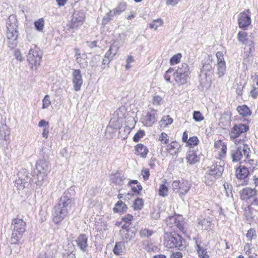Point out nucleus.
Returning <instances> with one entry per match:
<instances>
[{"mask_svg": "<svg viewBox=\"0 0 258 258\" xmlns=\"http://www.w3.org/2000/svg\"><path fill=\"white\" fill-rule=\"evenodd\" d=\"M72 189L66 190L58 199L57 203L52 210V218L53 222L59 224L68 216L70 210L75 204V199Z\"/></svg>", "mask_w": 258, "mask_h": 258, "instance_id": "obj_1", "label": "nucleus"}, {"mask_svg": "<svg viewBox=\"0 0 258 258\" xmlns=\"http://www.w3.org/2000/svg\"><path fill=\"white\" fill-rule=\"evenodd\" d=\"M45 152L42 150L41 155L42 159H39L35 165V173L36 174L37 180L35 183L39 186H41L44 182L47 179V176L50 170V166L48 160V156L44 154Z\"/></svg>", "mask_w": 258, "mask_h": 258, "instance_id": "obj_2", "label": "nucleus"}, {"mask_svg": "<svg viewBox=\"0 0 258 258\" xmlns=\"http://www.w3.org/2000/svg\"><path fill=\"white\" fill-rule=\"evenodd\" d=\"M18 27L16 16L11 15L7 22V37L8 40L9 46L14 48L17 46V38L19 32L17 30Z\"/></svg>", "mask_w": 258, "mask_h": 258, "instance_id": "obj_3", "label": "nucleus"}, {"mask_svg": "<svg viewBox=\"0 0 258 258\" xmlns=\"http://www.w3.org/2000/svg\"><path fill=\"white\" fill-rule=\"evenodd\" d=\"M164 238V244L167 248L176 247L179 250H183L185 247V240L180 235L175 232L165 233Z\"/></svg>", "mask_w": 258, "mask_h": 258, "instance_id": "obj_4", "label": "nucleus"}, {"mask_svg": "<svg viewBox=\"0 0 258 258\" xmlns=\"http://www.w3.org/2000/svg\"><path fill=\"white\" fill-rule=\"evenodd\" d=\"M12 225L13 226V232L11 237L12 244H18L26 231V222L22 219H13Z\"/></svg>", "mask_w": 258, "mask_h": 258, "instance_id": "obj_5", "label": "nucleus"}, {"mask_svg": "<svg viewBox=\"0 0 258 258\" xmlns=\"http://www.w3.org/2000/svg\"><path fill=\"white\" fill-rule=\"evenodd\" d=\"M250 150L248 146L245 144H242L240 146L233 149L231 151V155L233 162H238L242 160L243 157L245 159L243 161L246 162V159L249 157Z\"/></svg>", "mask_w": 258, "mask_h": 258, "instance_id": "obj_6", "label": "nucleus"}, {"mask_svg": "<svg viewBox=\"0 0 258 258\" xmlns=\"http://www.w3.org/2000/svg\"><path fill=\"white\" fill-rule=\"evenodd\" d=\"M42 55V52L38 47L35 46L30 49L27 55V60L32 65V67L33 66L37 67L40 65Z\"/></svg>", "mask_w": 258, "mask_h": 258, "instance_id": "obj_7", "label": "nucleus"}, {"mask_svg": "<svg viewBox=\"0 0 258 258\" xmlns=\"http://www.w3.org/2000/svg\"><path fill=\"white\" fill-rule=\"evenodd\" d=\"M85 20V14L83 11H75L73 15L72 20L69 22L68 26L71 29H78L82 25Z\"/></svg>", "mask_w": 258, "mask_h": 258, "instance_id": "obj_8", "label": "nucleus"}, {"mask_svg": "<svg viewBox=\"0 0 258 258\" xmlns=\"http://www.w3.org/2000/svg\"><path fill=\"white\" fill-rule=\"evenodd\" d=\"M31 174L25 169H23L18 173V179L15 181V186L19 189H23L26 187V185H29V182H30Z\"/></svg>", "mask_w": 258, "mask_h": 258, "instance_id": "obj_9", "label": "nucleus"}, {"mask_svg": "<svg viewBox=\"0 0 258 258\" xmlns=\"http://www.w3.org/2000/svg\"><path fill=\"white\" fill-rule=\"evenodd\" d=\"M238 26L243 30H246L251 24L250 12L248 9L240 13L238 18Z\"/></svg>", "mask_w": 258, "mask_h": 258, "instance_id": "obj_10", "label": "nucleus"}, {"mask_svg": "<svg viewBox=\"0 0 258 258\" xmlns=\"http://www.w3.org/2000/svg\"><path fill=\"white\" fill-rule=\"evenodd\" d=\"M72 77V82L74 89L76 91H79L81 90V88L83 82L82 76L80 70H73Z\"/></svg>", "mask_w": 258, "mask_h": 258, "instance_id": "obj_11", "label": "nucleus"}, {"mask_svg": "<svg viewBox=\"0 0 258 258\" xmlns=\"http://www.w3.org/2000/svg\"><path fill=\"white\" fill-rule=\"evenodd\" d=\"M167 226L175 230V228H178L182 231L184 229L182 221H180L175 216H169L165 220Z\"/></svg>", "mask_w": 258, "mask_h": 258, "instance_id": "obj_12", "label": "nucleus"}, {"mask_svg": "<svg viewBox=\"0 0 258 258\" xmlns=\"http://www.w3.org/2000/svg\"><path fill=\"white\" fill-rule=\"evenodd\" d=\"M157 116V111L151 109L148 111L146 115L143 118V122L147 126H151L156 122Z\"/></svg>", "mask_w": 258, "mask_h": 258, "instance_id": "obj_13", "label": "nucleus"}, {"mask_svg": "<svg viewBox=\"0 0 258 258\" xmlns=\"http://www.w3.org/2000/svg\"><path fill=\"white\" fill-rule=\"evenodd\" d=\"M223 164V162L222 161L219 163L216 162L210 167V169L208 171L210 173H212L218 179L222 175L224 171Z\"/></svg>", "mask_w": 258, "mask_h": 258, "instance_id": "obj_14", "label": "nucleus"}, {"mask_svg": "<svg viewBox=\"0 0 258 258\" xmlns=\"http://www.w3.org/2000/svg\"><path fill=\"white\" fill-rule=\"evenodd\" d=\"M239 194L240 199L242 200L247 201L251 198L255 197L257 194L256 190L254 188L252 189L249 187H245L240 191Z\"/></svg>", "mask_w": 258, "mask_h": 258, "instance_id": "obj_15", "label": "nucleus"}, {"mask_svg": "<svg viewBox=\"0 0 258 258\" xmlns=\"http://www.w3.org/2000/svg\"><path fill=\"white\" fill-rule=\"evenodd\" d=\"M78 247L83 251H87L88 245V237L85 234H81L76 240Z\"/></svg>", "mask_w": 258, "mask_h": 258, "instance_id": "obj_16", "label": "nucleus"}, {"mask_svg": "<svg viewBox=\"0 0 258 258\" xmlns=\"http://www.w3.org/2000/svg\"><path fill=\"white\" fill-rule=\"evenodd\" d=\"M210 60H207L204 63H203V67L201 69V73L205 75L206 78L211 77L214 73L213 67L210 63Z\"/></svg>", "mask_w": 258, "mask_h": 258, "instance_id": "obj_17", "label": "nucleus"}, {"mask_svg": "<svg viewBox=\"0 0 258 258\" xmlns=\"http://www.w3.org/2000/svg\"><path fill=\"white\" fill-rule=\"evenodd\" d=\"M186 159L187 163L193 165L200 161V157L196 151L190 149L187 153Z\"/></svg>", "mask_w": 258, "mask_h": 258, "instance_id": "obj_18", "label": "nucleus"}, {"mask_svg": "<svg viewBox=\"0 0 258 258\" xmlns=\"http://www.w3.org/2000/svg\"><path fill=\"white\" fill-rule=\"evenodd\" d=\"M244 51L243 53L244 59L248 58L249 56L252 55V52L254 50L255 44L253 40L251 39L244 45Z\"/></svg>", "mask_w": 258, "mask_h": 258, "instance_id": "obj_19", "label": "nucleus"}, {"mask_svg": "<svg viewBox=\"0 0 258 258\" xmlns=\"http://www.w3.org/2000/svg\"><path fill=\"white\" fill-rule=\"evenodd\" d=\"M135 154L140 156L142 158H146L149 152L148 148L146 146L142 144H137L135 147Z\"/></svg>", "mask_w": 258, "mask_h": 258, "instance_id": "obj_20", "label": "nucleus"}, {"mask_svg": "<svg viewBox=\"0 0 258 258\" xmlns=\"http://www.w3.org/2000/svg\"><path fill=\"white\" fill-rule=\"evenodd\" d=\"M173 75L175 82L179 85L185 84L187 82V80L189 78L188 75H184V74H183V73L178 74L177 73H174Z\"/></svg>", "mask_w": 258, "mask_h": 258, "instance_id": "obj_21", "label": "nucleus"}, {"mask_svg": "<svg viewBox=\"0 0 258 258\" xmlns=\"http://www.w3.org/2000/svg\"><path fill=\"white\" fill-rule=\"evenodd\" d=\"M236 176L240 179H245L249 174V171L244 166H240L236 170Z\"/></svg>", "mask_w": 258, "mask_h": 258, "instance_id": "obj_22", "label": "nucleus"}, {"mask_svg": "<svg viewBox=\"0 0 258 258\" xmlns=\"http://www.w3.org/2000/svg\"><path fill=\"white\" fill-rule=\"evenodd\" d=\"M125 178L124 176L118 172H116L110 176V180L111 182L116 185H122L123 184V180Z\"/></svg>", "mask_w": 258, "mask_h": 258, "instance_id": "obj_23", "label": "nucleus"}, {"mask_svg": "<svg viewBox=\"0 0 258 258\" xmlns=\"http://www.w3.org/2000/svg\"><path fill=\"white\" fill-rule=\"evenodd\" d=\"M179 144L175 142H172L170 144L167 146V151L172 155H176L179 152Z\"/></svg>", "mask_w": 258, "mask_h": 258, "instance_id": "obj_24", "label": "nucleus"}, {"mask_svg": "<svg viewBox=\"0 0 258 258\" xmlns=\"http://www.w3.org/2000/svg\"><path fill=\"white\" fill-rule=\"evenodd\" d=\"M128 185L132 187V190L138 195L142 190V186L139 182L137 180H131L128 183Z\"/></svg>", "mask_w": 258, "mask_h": 258, "instance_id": "obj_25", "label": "nucleus"}, {"mask_svg": "<svg viewBox=\"0 0 258 258\" xmlns=\"http://www.w3.org/2000/svg\"><path fill=\"white\" fill-rule=\"evenodd\" d=\"M10 135V131L8 126L6 124H2L0 126V137L6 141H8Z\"/></svg>", "mask_w": 258, "mask_h": 258, "instance_id": "obj_26", "label": "nucleus"}, {"mask_svg": "<svg viewBox=\"0 0 258 258\" xmlns=\"http://www.w3.org/2000/svg\"><path fill=\"white\" fill-rule=\"evenodd\" d=\"M127 206L121 201H118L113 208V210L114 213H123L126 211Z\"/></svg>", "mask_w": 258, "mask_h": 258, "instance_id": "obj_27", "label": "nucleus"}, {"mask_svg": "<svg viewBox=\"0 0 258 258\" xmlns=\"http://www.w3.org/2000/svg\"><path fill=\"white\" fill-rule=\"evenodd\" d=\"M190 188V185L186 180H182L178 192L181 196L185 195Z\"/></svg>", "mask_w": 258, "mask_h": 258, "instance_id": "obj_28", "label": "nucleus"}, {"mask_svg": "<svg viewBox=\"0 0 258 258\" xmlns=\"http://www.w3.org/2000/svg\"><path fill=\"white\" fill-rule=\"evenodd\" d=\"M124 249V243L122 241L116 242L113 248V251L116 255H121Z\"/></svg>", "mask_w": 258, "mask_h": 258, "instance_id": "obj_29", "label": "nucleus"}, {"mask_svg": "<svg viewBox=\"0 0 258 258\" xmlns=\"http://www.w3.org/2000/svg\"><path fill=\"white\" fill-rule=\"evenodd\" d=\"M116 16L115 14L113 13L112 10H110L107 13L103 18L101 25L104 27L108 24L111 21H112L114 17Z\"/></svg>", "mask_w": 258, "mask_h": 258, "instance_id": "obj_30", "label": "nucleus"}, {"mask_svg": "<svg viewBox=\"0 0 258 258\" xmlns=\"http://www.w3.org/2000/svg\"><path fill=\"white\" fill-rule=\"evenodd\" d=\"M237 38L238 41L243 45H245L247 42L251 40V39L248 37L247 32L244 31H239L237 34Z\"/></svg>", "mask_w": 258, "mask_h": 258, "instance_id": "obj_31", "label": "nucleus"}, {"mask_svg": "<svg viewBox=\"0 0 258 258\" xmlns=\"http://www.w3.org/2000/svg\"><path fill=\"white\" fill-rule=\"evenodd\" d=\"M217 179L212 173L207 171L205 175L204 181L207 185H212Z\"/></svg>", "mask_w": 258, "mask_h": 258, "instance_id": "obj_32", "label": "nucleus"}, {"mask_svg": "<svg viewBox=\"0 0 258 258\" xmlns=\"http://www.w3.org/2000/svg\"><path fill=\"white\" fill-rule=\"evenodd\" d=\"M190 68L189 66L185 63H182L179 65L178 67V69L176 70L175 73H177L178 74H183L184 75H189L190 73Z\"/></svg>", "mask_w": 258, "mask_h": 258, "instance_id": "obj_33", "label": "nucleus"}, {"mask_svg": "<svg viewBox=\"0 0 258 258\" xmlns=\"http://www.w3.org/2000/svg\"><path fill=\"white\" fill-rule=\"evenodd\" d=\"M196 249L197 250L199 256L200 258H209V255L207 253L206 249L201 247L196 241Z\"/></svg>", "mask_w": 258, "mask_h": 258, "instance_id": "obj_34", "label": "nucleus"}, {"mask_svg": "<svg viewBox=\"0 0 258 258\" xmlns=\"http://www.w3.org/2000/svg\"><path fill=\"white\" fill-rule=\"evenodd\" d=\"M237 110L240 115L243 116H247L250 115V111L246 105L238 106Z\"/></svg>", "mask_w": 258, "mask_h": 258, "instance_id": "obj_35", "label": "nucleus"}, {"mask_svg": "<svg viewBox=\"0 0 258 258\" xmlns=\"http://www.w3.org/2000/svg\"><path fill=\"white\" fill-rule=\"evenodd\" d=\"M126 8V5L125 3H120L115 8L112 10V11L116 16L119 15L121 13L125 11Z\"/></svg>", "mask_w": 258, "mask_h": 258, "instance_id": "obj_36", "label": "nucleus"}, {"mask_svg": "<svg viewBox=\"0 0 258 258\" xmlns=\"http://www.w3.org/2000/svg\"><path fill=\"white\" fill-rule=\"evenodd\" d=\"M173 122V119L169 115L164 116L159 122L161 126L165 127Z\"/></svg>", "mask_w": 258, "mask_h": 258, "instance_id": "obj_37", "label": "nucleus"}, {"mask_svg": "<svg viewBox=\"0 0 258 258\" xmlns=\"http://www.w3.org/2000/svg\"><path fill=\"white\" fill-rule=\"evenodd\" d=\"M44 20L43 18H40L34 22V26L36 29L39 31H42L44 26Z\"/></svg>", "mask_w": 258, "mask_h": 258, "instance_id": "obj_38", "label": "nucleus"}, {"mask_svg": "<svg viewBox=\"0 0 258 258\" xmlns=\"http://www.w3.org/2000/svg\"><path fill=\"white\" fill-rule=\"evenodd\" d=\"M144 206V201L140 198H137L134 203V208L135 210H140Z\"/></svg>", "mask_w": 258, "mask_h": 258, "instance_id": "obj_39", "label": "nucleus"}, {"mask_svg": "<svg viewBox=\"0 0 258 258\" xmlns=\"http://www.w3.org/2000/svg\"><path fill=\"white\" fill-rule=\"evenodd\" d=\"M163 24V21L161 19H157L153 20V22L149 24V27L157 30L158 27L162 25Z\"/></svg>", "mask_w": 258, "mask_h": 258, "instance_id": "obj_40", "label": "nucleus"}, {"mask_svg": "<svg viewBox=\"0 0 258 258\" xmlns=\"http://www.w3.org/2000/svg\"><path fill=\"white\" fill-rule=\"evenodd\" d=\"M168 188L165 184L160 185L159 188V195L161 197H165L168 195Z\"/></svg>", "mask_w": 258, "mask_h": 258, "instance_id": "obj_41", "label": "nucleus"}, {"mask_svg": "<svg viewBox=\"0 0 258 258\" xmlns=\"http://www.w3.org/2000/svg\"><path fill=\"white\" fill-rule=\"evenodd\" d=\"M218 72L217 74L219 77L223 76L225 74L226 71V64L225 63L217 64Z\"/></svg>", "mask_w": 258, "mask_h": 258, "instance_id": "obj_42", "label": "nucleus"}, {"mask_svg": "<svg viewBox=\"0 0 258 258\" xmlns=\"http://www.w3.org/2000/svg\"><path fill=\"white\" fill-rule=\"evenodd\" d=\"M154 232L149 229H144L140 231V235L141 237H149L152 235Z\"/></svg>", "mask_w": 258, "mask_h": 258, "instance_id": "obj_43", "label": "nucleus"}, {"mask_svg": "<svg viewBox=\"0 0 258 258\" xmlns=\"http://www.w3.org/2000/svg\"><path fill=\"white\" fill-rule=\"evenodd\" d=\"M237 128L238 129V131H239L241 134L246 132L248 130V127L245 124L239 123L235 124L234 126V131H236Z\"/></svg>", "mask_w": 258, "mask_h": 258, "instance_id": "obj_44", "label": "nucleus"}, {"mask_svg": "<svg viewBox=\"0 0 258 258\" xmlns=\"http://www.w3.org/2000/svg\"><path fill=\"white\" fill-rule=\"evenodd\" d=\"M181 57V54L180 53H177L174 55L170 59V62L171 65L178 63Z\"/></svg>", "mask_w": 258, "mask_h": 258, "instance_id": "obj_45", "label": "nucleus"}, {"mask_svg": "<svg viewBox=\"0 0 258 258\" xmlns=\"http://www.w3.org/2000/svg\"><path fill=\"white\" fill-rule=\"evenodd\" d=\"M199 140L198 138L196 136H193L192 137H190L187 142V144L188 146H190L191 148L192 146L197 145L199 143Z\"/></svg>", "mask_w": 258, "mask_h": 258, "instance_id": "obj_46", "label": "nucleus"}, {"mask_svg": "<svg viewBox=\"0 0 258 258\" xmlns=\"http://www.w3.org/2000/svg\"><path fill=\"white\" fill-rule=\"evenodd\" d=\"M145 135V132L143 130H139L134 136L133 141L138 142Z\"/></svg>", "mask_w": 258, "mask_h": 258, "instance_id": "obj_47", "label": "nucleus"}, {"mask_svg": "<svg viewBox=\"0 0 258 258\" xmlns=\"http://www.w3.org/2000/svg\"><path fill=\"white\" fill-rule=\"evenodd\" d=\"M193 118L194 119L198 122L204 120V117L199 111H195L193 113Z\"/></svg>", "mask_w": 258, "mask_h": 258, "instance_id": "obj_48", "label": "nucleus"}, {"mask_svg": "<svg viewBox=\"0 0 258 258\" xmlns=\"http://www.w3.org/2000/svg\"><path fill=\"white\" fill-rule=\"evenodd\" d=\"M43 105L42 108H47L51 104V102L50 101L49 96L48 95L45 96L44 98L42 100Z\"/></svg>", "mask_w": 258, "mask_h": 258, "instance_id": "obj_49", "label": "nucleus"}, {"mask_svg": "<svg viewBox=\"0 0 258 258\" xmlns=\"http://www.w3.org/2000/svg\"><path fill=\"white\" fill-rule=\"evenodd\" d=\"M256 236V231L252 228L249 229L246 233V237L250 241H251L254 237H255Z\"/></svg>", "mask_w": 258, "mask_h": 258, "instance_id": "obj_50", "label": "nucleus"}, {"mask_svg": "<svg viewBox=\"0 0 258 258\" xmlns=\"http://www.w3.org/2000/svg\"><path fill=\"white\" fill-rule=\"evenodd\" d=\"M119 49V47L117 44L115 43H112L109 49L110 52H111L112 54L114 56L117 52Z\"/></svg>", "mask_w": 258, "mask_h": 258, "instance_id": "obj_51", "label": "nucleus"}, {"mask_svg": "<svg viewBox=\"0 0 258 258\" xmlns=\"http://www.w3.org/2000/svg\"><path fill=\"white\" fill-rule=\"evenodd\" d=\"M181 182L179 180H175L172 182V187L174 191L178 192Z\"/></svg>", "mask_w": 258, "mask_h": 258, "instance_id": "obj_52", "label": "nucleus"}, {"mask_svg": "<svg viewBox=\"0 0 258 258\" xmlns=\"http://www.w3.org/2000/svg\"><path fill=\"white\" fill-rule=\"evenodd\" d=\"M216 55L217 58V64L225 63L223 57V54L222 52L218 51L216 53Z\"/></svg>", "mask_w": 258, "mask_h": 258, "instance_id": "obj_53", "label": "nucleus"}, {"mask_svg": "<svg viewBox=\"0 0 258 258\" xmlns=\"http://www.w3.org/2000/svg\"><path fill=\"white\" fill-rule=\"evenodd\" d=\"M241 134V133L239 131H238V129L237 128L236 131H234V127L232 129L231 133L230 134V136L231 138L232 139H235L237 137H238Z\"/></svg>", "mask_w": 258, "mask_h": 258, "instance_id": "obj_54", "label": "nucleus"}, {"mask_svg": "<svg viewBox=\"0 0 258 258\" xmlns=\"http://www.w3.org/2000/svg\"><path fill=\"white\" fill-rule=\"evenodd\" d=\"M159 140L165 144H167L169 141L167 135L165 133H162L159 137Z\"/></svg>", "mask_w": 258, "mask_h": 258, "instance_id": "obj_55", "label": "nucleus"}, {"mask_svg": "<svg viewBox=\"0 0 258 258\" xmlns=\"http://www.w3.org/2000/svg\"><path fill=\"white\" fill-rule=\"evenodd\" d=\"M75 56L76 57L77 62L81 64V60L80 58H81V53L80 52V49L78 48H75Z\"/></svg>", "mask_w": 258, "mask_h": 258, "instance_id": "obj_56", "label": "nucleus"}, {"mask_svg": "<svg viewBox=\"0 0 258 258\" xmlns=\"http://www.w3.org/2000/svg\"><path fill=\"white\" fill-rule=\"evenodd\" d=\"M173 71V69L170 68L166 72L164 75V79L167 82L170 83V76L169 74L172 73Z\"/></svg>", "mask_w": 258, "mask_h": 258, "instance_id": "obj_57", "label": "nucleus"}, {"mask_svg": "<svg viewBox=\"0 0 258 258\" xmlns=\"http://www.w3.org/2000/svg\"><path fill=\"white\" fill-rule=\"evenodd\" d=\"M151 217L152 219L158 220L160 218L159 212L156 210H154L151 213Z\"/></svg>", "mask_w": 258, "mask_h": 258, "instance_id": "obj_58", "label": "nucleus"}, {"mask_svg": "<svg viewBox=\"0 0 258 258\" xmlns=\"http://www.w3.org/2000/svg\"><path fill=\"white\" fill-rule=\"evenodd\" d=\"M250 95L253 98H256L258 96V88L253 87L252 90L250 91Z\"/></svg>", "mask_w": 258, "mask_h": 258, "instance_id": "obj_59", "label": "nucleus"}, {"mask_svg": "<svg viewBox=\"0 0 258 258\" xmlns=\"http://www.w3.org/2000/svg\"><path fill=\"white\" fill-rule=\"evenodd\" d=\"M162 100V98L160 96L157 95L154 96L153 100V103L154 105H159Z\"/></svg>", "mask_w": 258, "mask_h": 258, "instance_id": "obj_60", "label": "nucleus"}, {"mask_svg": "<svg viewBox=\"0 0 258 258\" xmlns=\"http://www.w3.org/2000/svg\"><path fill=\"white\" fill-rule=\"evenodd\" d=\"M227 151V146L226 144H225L224 143H222V145H221V151L220 153V156L221 157H223L225 156Z\"/></svg>", "mask_w": 258, "mask_h": 258, "instance_id": "obj_61", "label": "nucleus"}, {"mask_svg": "<svg viewBox=\"0 0 258 258\" xmlns=\"http://www.w3.org/2000/svg\"><path fill=\"white\" fill-rule=\"evenodd\" d=\"M105 58H107V63H109L110 61L112 59L113 57V54H112L111 52L109 50L107 51L105 55Z\"/></svg>", "mask_w": 258, "mask_h": 258, "instance_id": "obj_62", "label": "nucleus"}, {"mask_svg": "<svg viewBox=\"0 0 258 258\" xmlns=\"http://www.w3.org/2000/svg\"><path fill=\"white\" fill-rule=\"evenodd\" d=\"M133 219V216L132 215L128 214L122 218V220L125 222L130 223Z\"/></svg>", "mask_w": 258, "mask_h": 258, "instance_id": "obj_63", "label": "nucleus"}, {"mask_svg": "<svg viewBox=\"0 0 258 258\" xmlns=\"http://www.w3.org/2000/svg\"><path fill=\"white\" fill-rule=\"evenodd\" d=\"M182 254L180 252H177L175 253H172L171 255V258H182Z\"/></svg>", "mask_w": 258, "mask_h": 258, "instance_id": "obj_64", "label": "nucleus"}]
</instances>
